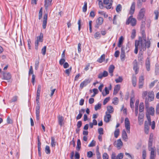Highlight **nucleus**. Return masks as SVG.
<instances>
[{
  "label": "nucleus",
  "instance_id": "nucleus-43",
  "mask_svg": "<svg viewBox=\"0 0 159 159\" xmlns=\"http://www.w3.org/2000/svg\"><path fill=\"white\" fill-rule=\"evenodd\" d=\"M101 36V35L100 34V33L98 32H96L94 35V38L97 39H98L100 38Z\"/></svg>",
  "mask_w": 159,
  "mask_h": 159
},
{
  "label": "nucleus",
  "instance_id": "nucleus-53",
  "mask_svg": "<svg viewBox=\"0 0 159 159\" xmlns=\"http://www.w3.org/2000/svg\"><path fill=\"white\" fill-rule=\"evenodd\" d=\"M109 97H107L103 101V104L104 105H105L109 101Z\"/></svg>",
  "mask_w": 159,
  "mask_h": 159
},
{
  "label": "nucleus",
  "instance_id": "nucleus-17",
  "mask_svg": "<svg viewBox=\"0 0 159 159\" xmlns=\"http://www.w3.org/2000/svg\"><path fill=\"white\" fill-rule=\"evenodd\" d=\"M90 81L89 79H86L82 82L80 85V87L82 89L84 86H86L89 83H90Z\"/></svg>",
  "mask_w": 159,
  "mask_h": 159
},
{
  "label": "nucleus",
  "instance_id": "nucleus-15",
  "mask_svg": "<svg viewBox=\"0 0 159 159\" xmlns=\"http://www.w3.org/2000/svg\"><path fill=\"white\" fill-rule=\"evenodd\" d=\"M111 115L107 113V112H106V115L104 117V120L106 123H108L111 120Z\"/></svg>",
  "mask_w": 159,
  "mask_h": 159
},
{
  "label": "nucleus",
  "instance_id": "nucleus-50",
  "mask_svg": "<svg viewBox=\"0 0 159 159\" xmlns=\"http://www.w3.org/2000/svg\"><path fill=\"white\" fill-rule=\"evenodd\" d=\"M103 159H109V156L106 153H104L102 155Z\"/></svg>",
  "mask_w": 159,
  "mask_h": 159
},
{
  "label": "nucleus",
  "instance_id": "nucleus-38",
  "mask_svg": "<svg viewBox=\"0 0 159 159\" xmlns=\"http://www.w3.org/2000/svg\"><path fill=\"white\" fill-rule=\"evenodd\" d=\"M43 34L42 33L40 34L39 36L37 37V40L39 41L40 42H42L43 41Z\"/></svg>",
  "mask_w": 159,
  "mask_h": 159
},
{
  "label": "nucleus",
  "instance_id": "nucleus-54",
  "mask_svg": "<svg viewBox=\"0 0 159 159\" xmlns=\"http://www.w3.org/2000/svg\"><path fill=\"white\" fill-rule=\"evenodd\" d=\"M154 14L155 15V19L156 20H157L158 18V16H159V12L158 11L156 10L154 11Z\"/></svg>",
  "mask_w": 159,
  "mask_h": 159
},
{
  "label": "nucleus",
  "instance_id": "nucleus-42",
  "mask_svg": "<svg viewBox=\"0 0 159 159\" xmlns=\"http://www.w3.org/2000/svg\"><path fill=\"white\" fill-rule=\"evenodd\" d=\"M39 61L38 60H36L35 63V70H37L39 66Z\"/></svg>",
  "mask_w": 159,
  "mask_h": 159
},
{
  "label": "nucleus",
  "instance_id": "nucleus-6",
  "mask_svg": "<svg viewBox=\"0 0 159 159\" xmlns=\"http://www.w3.org/2000/svg\"><path fill=\"white\" fill-rule=\"evenodd\" d=\"M125 47L123 46L121 47V49L120 58L121 61H124L125 59Z\"/></svg>",
  "mask_w": 159,
  "mask_h": 159
},
{
  "label": "nucleus",
  "instance_id": "nucleus-60",
  "mask_svg": "<svg viewBox=\"0 0 159 159\" xmlns=\"http://www.w3.org/2000/svg\"><path fill=\"white\" fill-rule=\"evenodd\" d=\"M98 132L100 135L103 134V129L102 128H100L98 129Z\"/></svg>",
  "mask_w": 159,
  "mask_h": 159
},
{
  "label": "nucleus",
  "instance_id": "nucleus-19",
  "mask_svg": "<svg viewBox=\"0 0 159 159\" xmlns=\"http://www.w3.org/2000/svg\"><path fill=\"white\" fill-rule=\"evenodd\" d=\"M135 2H133L130 7L129 13L131 15L134 14L135 9Z\"/></svg>",
  "mask_w": 159,
  "mask_h": 159
},
{
  "label": "nucleus",
  "instance_id": "nucleus-4",
  "mask_svg": "<svg viewBox=\"0 0 159 159\" xmlns=\"http://www.w3.org/2000/svg\"><path fill=\"white\" fill-rule=\"evenodd\" d=\"M103 19L102 17H99L98 18L96 21V24L95 26V27L98 29L100 25H101L103 23Z\"/></svg>",
  "mask_w": 159,
  "mask_h": 159
},
{
  "label": "nucleus",
  "instance_id": "nucleus-32",
  "mask_svg": "<svg viewBox=\"0 0 159 159\" xmlns=\"http://www.w3.org/2000/svg\"><path fill=\"white\" fill-rule=\"evenodd\" d=\"M51 145L52 147H54L56 146V142L55 141V139L53 137L51 138Z\"/></svg>",
  "mask_w": 159,
  "mask_h": 159
},
{
  "label": "nucleus",
  "instance_id": "nucleus-33",
  "mask_svg": "<svg viewBox=\"0 0 159 159\" xmlns=\"http://www.w3.org/2000/svg\"><path fill=\"white\" fill-rule=\"evenodd\" d=\"M81 148V142L80 139H78L77 141V146L76 149L78 151H79Z\"/></svg>",
  "mask_w": 159,
  "mask_h": 159
},
{
  "label": "nucleus",
  "instance_id": "nucleus-37",
  "mask_svg": "<svg viewBox=\"0 0 159 159\" xmlns=\"http://www.w3.org/2000/svg\"><path fill=\"white\" fill-rule=\"evenodd\" d=\"M98 13L101 15L103 16L105 18H107L108 16L107 14L103 11H99Z\"/></svg>",
  "mask_w": 159,
  "mask_h": 159
},
{
  "label": "nucleus",
  "instance_id": "nucleus-62",
  "mask_svg": "<svg viewBox=\"0 0 159 159\" xmlns=\"http://www.w3.org/2000/svg\"><path fill=\"white\" fill-rule=\"evenodd\" d=\"M146 156V152L145 150H144L143 152L142 157L143 159H145Z\"/></svg>",
  "mask_w": 159,
  "mask_h": 159
},
{
  "label": "nucleus",
  "instance_id": "nucleus-46",
  "mask_svg": "<svg viewBox=\"0 0 159 159\" xmlns=\"http://www.w3.org/2000/svg\"><path fill=\"white\" fill-rule=\"evenodd\" d=\"M87 2H84V5L82 8L83 11L84 12H86L87 11Z\"/></svg>",
  "mask_w": 159,
  "mask_h": 159
},
{
  "label": "nucleus",
  "instance_id": "nucleus-57",
  "mask_svg": "<svg viewBox=\"0 0 159 159\" xmlns=\"http://www.w3.org/2000/svg\"><path fill=\"white\" fill-rule=\"evenodd\" d=\"M93 155V153L91 151H89L87 152V157H88L91 158L92 157Z\"/></svg>",
  "mask_w": 159,
  "mask_h": 159
},
{
  "label": "nucleus",
  "instance_id": "nucleus-8",
  "mask_svg": "<svg viewBox=\"0 0 159 159\" xmlns=\"http://www.w3.org/2000/svg\"><path fill=\"white\" fill-rule=\"evenodd\" d=\"M149 151H151L150 159H155L156 156V149L151 148Z\"/></svg>",
  "mask_w": 159,
  "mask_h": 159
},
{
  "label": "nucleus",
  "instance_id": "nucleus-5",
  "mask_svg": "<svg viewBox=\"0 0 159 159\" xmlns=\"http://www.w3.org/2000/svg\"><path fill=\"white\" fill-rule=\"evenodd\" d=\"M125 126L128 133H130V125L129 121L127 118L125 119Z\"/></svg>",
  "mask_w": 159,
  "mask_h": 159
},
{
  "label": "nucleus",
  "instance_id": "nucleus-45",
  "mask_svg": "<svg viewBox=\"0 0 159 159\" xmlns=\"http://www.w3.org/2000/svg\"><path fill=\"white\" fill-rule=\"evenodd\" d=\"M122 7L120 4H118L116 7V10L117 12H119L121 11Z\"/></svg>",
  "mask_w": 159,
  "mask_h": 159
},
{
  "label": "nucleus",
  "instance_id": "nucleus-14",
  "mask_svg": "<svg viewBox=\"0 0 159 159\" xmlns=\"http://www.w3.org/2000/svg\"><path fill=\"white\" fill-rule=\"evenodd\" d=\"M48 18V14H45L44 15L43 21V29L46 28V25L47 24V20Z\"/></svg>",
  "mask_w": 159,
  "mask_h": 159
},
{
  "label": "nucleus",
  "instance_id": "nucleus-11",
  "mask_svg": "<svg viewBox=\"0 0 159 159\" xmlns=\"http://www.w3.org/2000/svg\"><path fill=\"white\" fill-rule=\"evenodd\" d=\"M144 77L141 75L140 76L139 79V89L142 88L144 84Z\"/></svg>",
  "mask_w": 159,
  "mask_h": 159
},
{
  "label": "nucleus",
  "instance_id": "nucleus-64",
  "mask_svg": "<svg viewBox=\"0 0 159 159\" xmlns=\"http://www.w3.org/2000/svg\"><path fill=\"white\" fill-rule=\"evenodd\" d=\"M156 111L157 113V114H159V103L156 106Z\"/></svg>",
  "mask_w": 159,
  "mask_h": 159
},
{
  "label": "nucleus",
  "instance_id": "nucleus-18",
  "mask_svg": "<svg viewBox=\"0 0 159 159\" xmlns=\"http://www.w3.org/2000/svg\"><path fill=\"white\" fill-rule=\"evenodd\" d=\"M148 100L150 101H153L154 98V93L153 91H150L148 93Z\"/></svg>",
  "mask_w": 159,
  "mask_h": 159
},
{
  "label": "nucleus",
  "instance_id": "nucleus-25",
  "mask_svg": "<svg viewBox=\"0 0 159 159\" xmlns=\"http://www.w3.org/2000/svg\"><path fill=\"white\" fill-rule=\"evenodd\" d=\"M122 137L125 141H127L128 139V137L126 132L125 130H123L122 131Z\"/></svg>",
  "mask_w": 159,
  "mask_h": 159
},
{
  "label": "nucleus",
  "instance_id": "nucleus-2",
  "mask_svg": "<svg viewBox=\"0 0 159 159\" xmlns=\"http://www.w3.org/2000/svg\"><path fill=\"white\" fill-rule=\"evenodd\" d=\"M136 20L134 18H132L131 16H130L126 22V24L129 25L130 24L132 26H134L136 24Z\"/></svg>",
  "mask_w": 159,
  "mask_h": 159
},
{
  "label": "nucleus",
  "instance_id": "nucleus-7",
  "mask_svg": "<svg viewBox=\"0 0 159 159\" xmlns=\"http://www.w3.org/2000/svg\"><path fill=\"white\" fill-rule=\"evenodd\" d=\"M146 117L148 119V121H146L145 122L144 128H149V125H151V119L149 115H146Z\"/></svg>",
  "mask_w": 159,
  "mask_h": 159
},
{
  "label": "nucleus",
  "instance_id": "nucleus-22",
  "mask_svg": "<svg viewBox=\"0 0 159 159\" xmlns=\"http://www.w3.org/2000/svg\"><path fill=\"white\" fill-rule=\"evenodd\" d=\"M84 109H82L79 110V113L76 117L77 120H79L81 118L82 114L84 112Z\"/></svg>",
  "mask_w": 159,
  "mask_h": 159
},
{
  "label": "nucleus",
  "instance_id": "nucleus-55",
  "mask_svg": "<svg viewBox=\"0 0 159 159\" xmlns=\"http://www.w3.org/2000/svg\"><path fill=\"white\" fill-rule=\"evenodd\" d=\"M113 23L114 25H117V24L116 16V15H115L114 17Z\"/></svg>",
  "mask_w": 159,
  "mask_h": 159
},
{
  "label": "nucleus",
  "instance_id": "nucleus-36",
  "mask_svg": "<svg viewBox=\"0 0 159 159\" xmlns=\"http://www.w3.org/2000/svg\"><path fill=\"white\" fill-rule=\"evenodd\" d=\"M120 133L119 129H116L114 132V136L116 138H117L118 136Z\"/></svg>",
  "mask_w": 159,
  "mask_h": 159
},
{
  "label": "nucleus",
  "instance_id": "nucleus-24",
  "mask_svg": "<svg viewBox=\"0 0 159 159\" xmlns=\"http://www.w3.org/2000/svg\"><path fill=\"white\" fill-rule=\"evenodd\" d=\"M120 88V86L119 84L116 85L114 87L113 92V94L116 95L119 91Z\"/></svg>",
  "mask_w": 159,
  "mask_h": 159
},
{
  "label": "nucleus",
  "instance_id": "nucleus-30",
  "mask_svg": "<svg viewBox=\"0 0 159 159\" xmlns=\"http://www.w3.org/2000/svg\"><path fill=\"white\" fill-rule=\"evenodd\" d=\"M105 59V55L103 54L98 60L97 61L99 63H102V62Z\"/></svg>",
  "mask_w": 159,
  "mask_h": 159
},
{
  "label": "nucleus",
  "instance_id": "nucleus-49",
  "mask_svg": "<svg viewBox=\"0 0 159 159\" xmlns=\"http://www.w3.org/2000/svg\"><path fill=\"white\" fill-rule=\"evenodd\" d=\"M46 46H44L41 49V52L43 55H44L46 54Z\"/></svg>",
  "mask_w": 159,
  "mask_h": 159
},
{
  "label": "nucleus",
  "instance_id": "nucleus-51",
  "mask_svg": "<svg viewBox=\"0 0 159 159\" xmlns=\"http://www.w3.org/2000/svg\"><path fill=\"white\" fill-rule=\"evenodd\" d=\"M39 113L40 111L36 110V119L37 120H39Z\"/></svg>",
  "mask_w": 159,
  "mask_h": 159
},
{
  "label": "nucleus",
  "instance_id": "nucleus-39",
  "mask_svg": "<svg viewBox=\"0 0 159 159\" xmlns=\"http://www.w3.org/2000/svg\"><path fill=\"white\" fill-rule=\"evenodd\" d=\"M45 152L47 154H50V147L48 146H46L45 148Z\"/></svg>",
  "mask_w": 159,
  "mask_h": 159
},
{
  "label": "nucleus",
  "instance_id": "nucleus-20",
  "mask_svg": "<svg viewBox=\"0 0 159 159\" xmlns=\"http://www.w3.org/2000/svg\"><path fill=\"white\" fill-rule=\"evenodd\" d=\"M150 61L149 58H147L146 62V67L148 71H149L150 70Z\"/></svg>",
  "mask_w": 159,
  "mask_h": 159
},
{
  "label": "nucleus",
  "instance_id": "nucleus-56",
  "mask_svg": "<svg viewBox=\"0 0 159 159\" xmlns=\"http://www.w3.org/2000/svg\"><path fill=\"white\" fill-rule=\"evenodd\" d=\"M42 16V8L40 10L39 12V19H40Z\"/></svg>",
  "mask_w": 159,
  "mask_h": 159
},
{
  "label": "nucleus",
  "instance_id": "nucleus-9",
  "mask_svg": "<svg viewBox=\"0 0 159 159\" xmlns=\"http://www.w3.org/2000/svg\"><path fill=\"white\" fill-rule=\"evenodd\" d=\"M144 114L143 113H139L138 117V123L139 125H141L143 124V118L144 116Z\"/></svg>",
  "mask_w": 159,
  "mask_h": 159
},
{
  "label": "nucleus",
  "instance_id": "nucleus-48",
  "mask_svg": "<svg viewBox=\"0 0 159 159\" xmlns=\"http://www.w3.org/2000/svg\"><path fill=\"white\" fill-rule=\"evenodd\" d=\"M118 98L117 97L114 98H113L112 103L115 105H117L118 104Z\"/></svg>",
  "mask_w": 159,
  "mask_h": 159
},
{
  "label": "nucleus",
  "instance_id": "nucleus-10",
  "mask_svg": "<svg viewBox=\"0 0 159 159\" xmlns=\"http://www.w3.org/2000/svg\"><path fill=\"white\" fill-rule=\"evenodd\" d=\"M114 145L117 148L120 149L123 145V143L120 139H118L115 141Z\"/></svg>",
  "mask_w": 159,
  "mask_h": 159
},
{
  "label": "nucleus",
  "instance_id": "nucleus-47",
  "mask_svg": "<svg viewBox=\"0 0 159 159\" xmlns=\"http://www.w3.org/2000/svg\"><path fill=\"white\" fill-rule=\"evenodd\" d=\"M136 34V30L134 29H133L132 30V32L131 35V38L133 39L134 38Z\"/></svg>",
  "mask_w": 159,
  "mask_h": 159
},
{
  "label": "nucleus",
  "instance_id": "nucleus-13",
  "mask_svg": "<svg viewBox=\"0 0 159 159\" xmlns=\"http://www.w3.org/2000/svg\"><path fill=\"white\" fill-rule=\"evenodd\" d=\"M52 0H44V7L45 10H48V7L52 5Z\"/></svg>",
  "mask_w": 159,
  "mask_h": 159
},
{
  "label": "nucleus",
  "instance_id": "nucleus-59",
  "mask_svg": "<svg viewBox=\"0 0 159 159\" xmlns=\"http://www.w3.org/2000/svg\"><path fill=\"white\" fill-rule=\"evenodd\" d=\"M99 7L101 9H103L105 7L103 6V3L102 2H99Z\"/></svg>",
  "mask_w": 159,
  "mask_h": 159
},
{
  "label": "nucleus",
  "instance_id": "nucleus-3",
  "mask_svg": "<svg viewBox=\"0 0 159 159\" xmlns=\"http://www.w3.org/2000/svg\"><path fill=\"white\" fill-rule=\"evenodd\" d=\"M123 157V153H120L116 157V153L113 152L111 155V159H122Z\"/></svg>",
  "mask_w": 159,
  "mask_h": 159
},
{
  "label": "nucleus",
  "instance_id": "nucleus-34",
  "mask_svg": "<svg viewBox=\"0 0 159 159\" xmlns=\"http://www.w3.org/2000/svg\"><path fill=\"white\" fill-rule=\"evenodd\" d=\"M144 105L143 102H141L139 105V111L140 112H143L144 110Z\"/></svg>",
  "mask_w": 159,
  "mask_h": 159
},
{
  "label": "nucleus",
  "instance_id": "nucleus-29",
  "mask_svg": "<svg viewBox=\"0 0 159 159\" xmlns=\"http://www.w3.org/2000/svg\"><path fill=\"white\" fill-rule=\"evenodd\" d=\"M132 83L134 87H135L136 85L137 79L136 77L135 76H133L132 78Z\"/></svg>",
  "mask_w": 159,
  "mask_h": 159
},
{
  "label": "nucleus",
  "instance_id": "nucleus-27",
  "mask_svg": "<svg viewBox=\"0 0 159 159\" xmlns=\"http://www.w3.org/2000/svg\"><path fill=\"white\" fill-rule=\"evenodd\" d=\"M147 111L150 115L153 116L154 113V109L152 107H151L148 109Z\"/></svg>",
  "mask_w": 159,
  "mask_h": 159
},
{
  "label": "nucleus",
  "instance_id": "nucleus-28",
  "mask_svg": "<svg viewBox=\"0 0 159 159\" xmlns=\"http://www.w3.org/2000/svg\"><path fill=\"white\" fill-rule=\"evenodd\" d=\"M107 110L108 113H112L114 111V109L111 106H109L107 107Z\"/></svg>",
  "mask_w": 159,
  "mask_h": 159
},
{
  "label": "nucleus",
  "instance_id": "nucleus-63",
  "mask_svg": "<svg viewBox=\"0 0 159 159\" xmlns=\"http://www.w3.org/2000/svg\"><path fill=\"white\" fill-rule=\"evenodd\" d=\"M120 54V52L119 51L117 50L115 52V53L114 54V56L116 57H119Z\"/></svg>",
  "mask_w": 159,
  "mask_h": 159
},
{
  "label": "nucleus",
  "instance_id": "nucleus-44",
  "mask_svg": "<svg viewBox=\"0 0 159 159\" xmlns=\"http://www.w3.org/2000/svg\"><path fill=\"white\" fill-rule=\"evenodd\" d=\"M105 93H102V95L103 96H106L107 94H108L109 93V90L107 88V87H105Z\"/></svg>",
  "mask_w": 159,
  "mask_h": 159
},
{
  "label": "nucleus",
  "instance_id": "nucleus-40",
  "mask_svg": "<svg viewBox=\"0 0 159 159\" xmlns=\"http://www.w3.org/2000/svg\"><path fill=\"white\" fill-rule=\"evenodd\" d=\"M112 0H111L110 1V3H109V4L107 5H106V6H105L106 8L107 9H110L112 7Z\"/></svg>",
  "mask_w": 159,
  "mask_h": 159
},
{
  "label": "nucleus",
  "instance_id": "nucleus-12",
  "mask_svg": "<svg viewBox=\"0 0 159 159\" xmlns=\"http://www.w3.org/2000/svg\"><path fill=\"white\" fill-rule=\"evenodd\" d=\"M133 69L134 70L135 74H137L139 71V67L138 66L137 61L135 60L133 62Z\"/></svg>",
  "mask_w": 159,
  "mask_h": 159
},
{
  "label": "nucleus",
  "instance_id": "nucleus-52",
  "mask_svg": "<svg viewBox=\"0 0 159 159\" xmlns=\"http://www.w3.org/2000/svg\"><path fill=\"white\" fill-rule=\"evenodd\" d=\"M95 143L96 142L95 141L93 140L89 145L88 146L90 147L94 146L95 145Z\"/></svg>",
  "mask_w": 159,
  "mask_h": 159
},
{
  "label": "nucleus",
  "instance_id": "nucleus-16",
  "mask_svg": "<svg viewBox=\"0 0 159 159\" xmlns=\"http://www.w3.org/2000/svg\"><path fill=\"white\" fill-rule=\"evenodd\" d=\"M145 12V9L144 8H143L141 9L139 12L138 15V19L141 20L143 18L144 16V15Z\"/></svg>",
  "mask_w": 159,
  "mask_h": 159
},
{
  "label": "nucleus",
  "instance_id": "nucleus-1",
  "mask_svg": "<svg viewBox=\"0 0 159 159\" xmlns=\"http://www.w3.org/2000/svg\"><path fill=\"white\" fill-rule=\"evenodd\" d=\"M150 43L149 40L146 41V37L145 35H143L142 38L139 39V40H136L135 42V47L134 52L137 54L138 53V49L140 51H144L146 49V47L149 48Z\"/></svg>",
  "mask_w": 159,
  "mask_h": 159
},
{
  "label": "nucleus",
  "instance_id": "nucleus-26",
  "mask_svg": "<svg viewBox=\"0 0 159 159\" xmlns=\"http://www.w3.org/2000/svg\"><path fill=\"white\" fill-rule=\"evenodd\" d=\"M58 118V121L59 124L61 126L63 124V121L64 118L62 116L59 115L57 116Z\"/></svg>",
  "mask_w": 159,
  "mask_h": 159
},
{
  "label": "nucleus",
  "instance_id": "nucleus-58",
  "mask_svg": "<svg viewBox=\"0 0 159 159\" xmlns=\"http://www.w3.org/2000/svg\"><path fill=\"white\" fill-rule=\"evenodd\" d=\"M65 61V59L64 58H61L59 61V64L61 65L63 64Z\"/></svg>",
  "mask_w": 159,
  "mask_h": 159
},
{
  "label": "nucleus",
  "instance_id": "nucleus-61",
  "mask_svg": "<svg viewBox=\"0 0 159 159\" xmlns=\"http://www.w3.org/2000/svg\"><path fill=\"white\" fill-rule=\"evenodd\" d=\"M71 70V67H70L69 69L66 70H65L66 73L68 75H69L70 73Z\"/></svg>",
  "mask_w": 159,
  "mask_h": 159
},
{
  "label": "nucleus",
  "instance_id": "nucleus-31",
  "mask_svg": "<svg viewBox=\"0 0 159 159\" xmlns=\"http://www.w3.org/2000/svg\"><path fill=\"white\" fill-rule=\"evenodd\" d=\"M146 0H138L137 2V5L138 7H140L142 5L143 2H145Z\"/></svg>",
  "mask_w": 159,
  "mask_h": 159
},
{
  "label": "nucleus",
  "instance_id": "nucleus-21",
  "mask_svg": "<svg viewBox=\"0 0 159 159\" xmlns=\"http://www.w3.org/2000/svg\"><path fill=\"white\" fill-rule=\"evenodd\" d=\"M115 69V66L114 65H111L108 68V71L109 73L110 74L111 76L113 75V72Z\"/></svg>",
  "mask_w": 159,
  "mask_h": 159
},
{
  "label": "nucleus",
  "instance_id": "nucleus-23",
  "mask_svg": "<svg viewBox=\"0 0 159 159\" xmlns=\"http://www.w3.org/2000/svg\"><path fill=\"white\" fill-rule=\"evenodd\" d=\"M3 79L9 80L11 77V74L9 73H4L3 74Z\"/></svg>",
  "mask_w": 159,
  "mask_h": 159
},
{
  "label": "nucleus",
  "instance_id": "nucleus-41",
  "mask_svg": "<svg viewBox=\"0 0 159 159\" xmlns=\"http://www.w3.org/2000/svg\"><path fill=\"white\" fill-rule=\"evenodd\" d=\"M123 79L121 76H119L118 78L115 79V81L116 83H120L122 81Z\"/></svg>",
  "mask_w": 159,
  "mask_h": 159
},
{
  "label": "nucleus",
  "instance_id": "nucleus-35",
  "mask_svg": "<svg viewBox=\"0 0 159 159\" xmlns=\"http://www.w3.org/2000/svg\"><path fill=\"white\" fill-rule=\"evenodd\" d=\"M102 104L100 103H98L95 106L94 109L95 111H97L100 109L101 107Z\"/></svg>",
  "mask_w": 159,
  "mask_h": 159
}]
</instances>
